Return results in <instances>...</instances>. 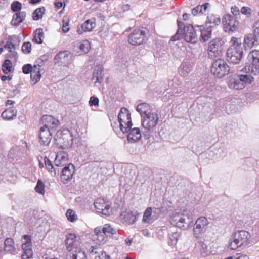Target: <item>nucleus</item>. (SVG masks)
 <instances>
[{"mask_svg":"<svg viewBox=\"0 0 259 259\" xmlns=\"http://www.w3.org/2000/svg\"><path fill=\"white\" fill-rule=\"evenodd\" d=\"M66 216L68 220L71 222H73L77 219V216L75 212L70 209L67 210L66 213Z\"/></svg>","mask_w":259,"mask_h":259,"instance_id":"49","label":"nucleus"},{"mask_svg":"<svg viewBox=\"0 0 259 259\" xmlns=\"http://www.w3.org/2000/svg\"><path fill=\"white\" fill-rule=\"evenodd\" d=\"M80 239L79 236L74 233L68 234L66 238V247L69 252H76L81 249Z\"/></svg>","mask_w":259,"mask_h":259,"instance_id":"9","label":"nucleus"},{"mask_svg":"<svg viewBox=\"0 0 259 259\" xmlns=\"http://www.w3.org/2000/svg\"><path fill=\"white\" fill-rule=\"evenodd\" d=\"M4 48L7 49L9 52L10 54L8 55L9 57H15L16 56V52H15V45L11 41H7L4 46Z\"/></svg>","mask_w":259,"mask_h":259,"instance_id":"42","label":"nucleus"},{"mask_svg":"<svg viewBox=\"0 0 259 259\" xmlns=\"http://www.w3.org/2000/svg\"><path fill=\"white\" fill-rule=\"evenodd\" d=\"M195 249L203 256H206L208 252L207 245L202 241H198L196 243Z\"/></svg>","mask_w":259,"mask_h":259,"instance_id":"32","label":"nucleus"},{"mask_svg":"<svg viewBox=\"0 0 259 259\" xmlns=\"http://www.w3.org/2000/svg\"><path fill=\"white\" fill-rule=\"evenodd\" d=\"M221 22L220 16L217 15L210 14L208 16L206 21V25L208 26V24H210L212 27L218 25Z\"/></svg>","mask_w":259,"mask_h":259,"instance_id":"34","label":"nucleus"},{"mask_svg":"<svg viewBox=\"0 0 259 259\" xmlns=\"http://www.w3.org/2000/svg\"><path fill=\"white\" fill-rule=\"evenodd\" d=\"M54 139L57 144H62L64 146H68L72 144V135L70 133L69 131H57L56 133Z\"/></svg>","mask_w":259,"mask_h":259,"instance_id":"13","label":"nucleus"},{"mask_svg":"<svg viewBox=\"0 0 259 259\" xmlns=\"http://www.w3.org/2000/svg\"><path fill=\"white\" fill-rule=\"evenodd\" d=\"M40 67H41V65L40 64L34 65L32 67V72L35 71V72H37V73H38L39 72H40Z\"/></svg>","mask_w":259,"mask_h":259,"instance_id":"63","label":"nucleus"},{"mask_svg":"<svg viewBox=\"0 0 259 259\" xmlns=\"http://www.w3.org/2000/svg\"><path fill=\"white\" fill-rule=\"evenodd\" d=\"M250 237L249 233L246 231H239L235 232L232 236L229 248L231 250L237 248L247 243Z\"/></svg>","mask_w":259,"mask_h":259,"instance_id":"4","label":"nucleus"},{"mask_svg":"<svg viewBox=\"0 0 259 259\" xmlns=\"http://www.w3.org/2000/svg\"><path fill=\"white\" fill-rule=\"evenodd\" d=\"M193 218L191 213H176L171 218L170 223L182 230H186L193 225Z\"/></svg>","mask_w":259,"mask_h":259,"instance_id":"3","label":"nucleus"},{"mask_svg":"<svg viewBox=\"0 0 259 259\" xmlns=\"http://www.w3.org/2000/svg\"><path fill=\"white\" fill-rule=\"evenodd\" d=\"M22 51L25 54L29 53L31 51V44L30 42H24L22 46Z\"/></svg>","mask_w":259,"mask_h":259,"instance_id":"52","label":"nucleus"},{"mask_svg":"<svg viewBox=\"0 0 259 259\" xmlns=\"http://www.w3.org/2000/svg\"><path fill=\"white\" fill-rule=\"evenodd\" d=\"M78 47L81 53H87L90 49V44L88 40H84L79 44Z\"/></svg>","mask_w":259,"mask_h":259,"instance_id":"46","label":"nucleus"},{"mask_svg":"<svg viewBox=\"0 0 259 259\" xmlns=\"http://www.w3.org/2000/svg\"><path fill=\"white\" fill-rule=\"evenodd\" d=\"M94 233L93 240L96 244H102L106 242L107 236L101 230V227H96L94 229Z\"/></svg>","mask_w":259,"mask_h":259,"instance_id":"23","label":"nucleus"},{"mask_svg":"<svg viewBox=\"0 0 259 259\" xmlns=\"http://www.w3.org/2000/svg\"><path fill=\"white\" fill-rule=\"evenodd\" d=\"M212 27V26H206L201 29V37L203 41H206L210 38Z\"/></svg>","mask_w":259,"mask_h":259,"instance_id":"33","label":"nucleus"},{"mask_svg":"<svg viewBox=\"0 0 259 259\" xmlns=\"http://www.w3.org/2000/svg\"><path fill=\"white\" fill-rule=\"evenodd\" d=\"M26 15V13L24 11L16 13L13 16L11 24L14 26H18L25 20Z\"/></svg>","mask_w":259,"mask_h":259,"instance_id":"28","label":"nucleus"},{"mask_svg":"<svg viewBox=\"0 0 259 259\" xmlns=\"http://www.w3.org/2000/svg\"><path fill=\"white\" fill-rule=\"evenodd\" d=\"M89 103L91 106H98L99 105V99L95 96H92Z\"/></svg>","mask_w":259,"mask_h":259,"instance_id":"57","label":"nucleus"},{"mask_svg":"<svg viewBox=\"0 0 259 259\" xmlns=\"http://www.w3.org/2000/svg\"><path fill=\"white\" fill-rule=\"evenodd\" d=\"M69 161L68 154L65 151H59L56 154L54 160L55 166L60 167L66 165Z\"/></svg>","mask_w":259,"mask_h":259,"instance_id":"22","label":"nucleus"},{"mask_svg":"<svg viewBox=\"0 0 259 259\" xmlns=\"http://www.w3.org/2000/svg\"><path fill=\"white\" fill-rule=\"evenodd\" d=\"M12 68V64L10 60L6 59L2 65V70L3 72L7 74L11 72Z\"/></svg>","mask_w":259,"mask_h":259,"instance_id":"47","label":"nucleus"},{"mask_svg":"<svg viewBox=\"0 0 259 259\" xmlns=\"http://www.w3.org/2000/svg\"><path fill=\"white\" fill-rule=\"evenodd\" d=\"M180 32L179 29H178L176 34L171 37V40L172 41H175L180 38L181 34H180Z\"/></svg>","mask_w":259,"mask_h":259,"instance_id":"62","label":"nucleus"},{"mask_svg":"<svg viewBox=\"0 0 259 259\" xmlns=\"http://www.w3.org/2000/svg\"><path fill=\"white\" fill-rule=\"evenodd\" d=\"M43 37L44 33L42 29L40 28L37 29L34 32L33 41L37 44H41L43 42L42 39Z\"/></svg>","mask_w":259,"mask_h":259,"instance_id":"41","label":"nucleus"},{"mask_svg":"<svg viewBox=\"0 0 259 259\" xmlns=\"http://www.w3.org/2000/svg\"><path fill=\"white\" fill-rule=\"evenodd\" d=\"M119 126L123 133H127L132 127L133 124L131 113L125 108H121L118 115Z\"/></svg>","mask_w":259,"mask_h":259,"instance_id":"7","label":"nucleus"},{"mask_svg":"<svg viewBox=\"0 0 259 259\" xmlns=\"http://www.w3.org/2000/svg\"><path fill=\"white\" fill-rule=\"evenodd\" d=\"M75 172L74 165L71 163H69L66 165L62 170L60 179L62 182L64 184L70 181Z\"/></svg>","mask_w":259,"mask_h":259,"instance_id":"16","label":"nucleus"},{"mask_svg":"<svg viewBox=\"0 0 259 259\" xmlns=\"http://www.w3.org/2000/svg\"><path fill=\"white\" fill-rule=\"evenodd\" d=\"M101 230L106 236H111L116 233V230L108 224H106L103 227H101Z\"/></svg>","mask_w":259,"mask_h":259,"instance_id":"39","label":"nucleus"},{"mask_svg":"<svg viewBox=\"0 0 259 259\" xmlns=\"http://www.w3.org/2000/svg\"><path fill=\"white\" fill-rule=\"evenodd\" d=\"M71 57L69 52L65 51L60 52L57 54L55 57V60H57L58 62L66 64L69 63Z\"/></svg>","mask_w":259,"mask_h":259,"instance_id":"27","label":"nucleus"},{"mask_svg":"<svg viewBox=\"0 0 259 259\" xmlns=\"http://www.w3.org/2000/svg\"><path fill=\"white\" fill-rule=\"evenodd\" d=\"M159 118L158 115L155 112L149 113L142 118V125L144 130L143 134L145 138H149L155 131Z\"/></svg>","mask_w":259,"mask_h":259,"instance_id":"2","label":"nucleus"},{"mask_svg":"<svg viewBox=\"0 0 259 259\" xmlns=\"http://www.w3.org/2000/svg\"><path fill=\"white\" fill-rule=\"evenodd\" d=\"M152 217V208L148 207L144 213L142 221L144 223H152L155 221Z\"/></svg>","mask_w":259,"mask_h":259,"instance_id":"36","label":"nucleus"},{"mask_svg":"<svg viewBox=\"0 0 259 259\" xmlns=\"http://www.w3.org/2000/svg\"><path fill=\"white\" fill-rule=\"evenodd\" d=\"M69 30V23H68V22H65L64 20H63L62 31L64 33H66Z\"/></svg>","mask_w":259,"mask_h":259,"instance_id":"60","label":"nucleus"},{"mask_svg":"<svg viewBox=\"0 0 259 259\" xmlns=\"http://www.w3.org/2000/svg\"><path fill=\"white\" fill-rule=\"evenodd\" d=\"M44 164L48 172L51 177H55L59 173V169L55 167L52 164V161L46 156L44 157Z\"/></svg>","mask_w":259,"mask_h":259,"instance_id":"26","label":"nucleus"},{"mask_svg":"<svg viewBox=\"0 0 259 259\" xmlns=\"http://www.w3.org/2000/svg\"><path fill=\"white\" fill-rule=\"evenodd\" d=\"M230 67L223 59L215 60L211 65V72L218 78H222L228 74Z\"/></svg>","mask_w":259,"mask_h":259,"instance_id":"6","label":"nucleus"},{"mask_svg":"<svg viewBox=\"0 0 259 259\" xmlns=\"http://www.w3.org/2000/svg\"><path fill=\"white\" fill-rule=\"evenodd\" d=\"M254 27L255 28L253 31V34L257 39H259V21L256 22L254 24Z\"/></svg>","mask_w":259,"mask_h":259,"instance_id":"58","label":"nucleus"},{"mask_svg":"<svg viewBox=\"0 0 259 259\" xmlns=\"http://www.w3.org/2000/svg\"><path fill=\"white\" fill-rule=\"evenodd\" d=\"M102 69L101 66H99L95 67L92 77V80H94L95 82H100L102 81Z\"/></svg>","mask_w":259,"mask_h":259,"instance_id":"37","label":"nucleus"},{"mask_svg":"<svg viewBox=\"0 0 259 259\" xmlns=\"http://www.w3.org/2000/svg\"><path fill=\"white\" fill-rule=\"evenodd\" d=\"M17 111L15 109L9 108L5 110L2 113V117L6 120H11L16 116Z\"/></svg>","mask_w":259,"mask_h":259,"instance_id":"35","label":"nucleus"},{"mask_svg":"<svg viewBox=\"0 0 259 259\" xmlns=\"http://www.w3.org/2000/svg\"><path fill=\"white\" fill-rule=\"evenodd\" d=\"M22 71L24 74H27L32 72V66L30 64L24 65L22 67Z\"/></svg>","mask_w":259,"mask_h":259,"instance_id":"55","label":"nucleus"},{"mask_svg":"<svg viewBox=\"0 0 259 259\" xmlns=\"http://www.w3.org/2000/svg\"><path fill=\"white\" fill-rule=\"evenodd\" d=\"M48 55H44L41 56V57L38 59L37 61L39 63H40L41 62H44V61H47L48 60Z\"/></svg>","mask_w":259,"mask_h":259,"instance_id":"64","label":"nucleus"},{"mask_svg":"<svg viewBox=\"0 0 259 259\" xmlns=\"http://www.w3.org/2000/svg\"><path fill=\"white\" fill-rule=\"evenodd\" d=\"M45 8L41 7L36 9L33 13V19L34 20H38L41 19L45 12Z\"/></svg>","mask_w":259,"mask_h":259,"instance_id":"45","label":"nucleus"},{"mask_svg":"<svg viewBox=\"0 0 259 259\" xmlns=\"http://www.w3.org/2000/svg\"><path fill=\"white\" fill-rule=\"evenodd\" d=\"M41 122L43 124L42 127L50 129V130L55 128L59 124L58 119L52 116L47 115H44L42 117Z\"/></svg>","mask_w":259,"mask_h":259,"instance_id":"20","label":"nucleus"},{"mask_svg":"<svg viewBox=\"0 0 259 259\" xmlns=\"http://www.w3.org/2000/svg\"><path fill=\"white\" fill-rule=\"evenodd\" d=\"M139 213L137 211H125L120 215V219L127 224H133L137 220Z\"/></svg>","mask_w":259,"mask_h":259,"instance_id":"18","label":"nucleus"},{"mask_svg":"<svg viewBox=\"0 0 259 259\" xmlns=\"http://www.w3.org/2000/svg\"><path fill=\"white\" fill-rule=\"evenodd\" d=\"M248 74L241 75L239 77L241 80L242 83H243L244 87L246 84H251L254 80V78L252 77L251 73H247Z\"/></svg>","mask_w":259,"mask_h":259,"instance_id":"40","label":"nucleus"},{"mask_svg":"<svg viewBox=\"0 0 259 259\" xmlns=\"http://www.w3.org/2000/svg\"><path fill=\"white\" fill-rule=\"evenodd\" d=\"M225 31L229 33L235 31L238 27V20L230 14H225L223 19Z\"/></svg>","mask_w":259,"mask_h":259,"instance_id":"10","label":"nucleus"},{"mask_svg":"<svg viewBox=\"0 0 259 259\" xmlns=\"http://www.w3.org/2000/svg\"><path fill=\"white\" fill-rule=\"evenodd\" d=\"M224 41L220 38H216L208 44L207 54L209 58L214 59L221 56L223 50Z\"/></svg>","mask_w":259,"mask_h":259,"instance_id":"8","label":"nucleus"},{"mask_svg":"<svg viewBox=\"0 0 259 259\" xmlns=\"http://www.w3.org/2000/svg\"><path fill=\"white\" fill-rule=\"evenodd\" d=\"M228 86L230 89L235 90H241L244 88L239 76L236 78H231L229 80Z\"/></svg>","mask_w":259,"mask_h":259,"instance_id":"29","label":"nucleus"},{"mask_svg":"<svg viewBox=\"0 0 259 259\" xmlns=\"http://www.w3.org/2000/svg\"><path fill=\"white\" fill-rule=\"evenodd\" d=\"M161 209L158 208H152V218L155 219V220H156L158 219L160 213H161Z\"/></svg>","mask_w":259,"mask_h":259,"instance_id":"54","label":"nucleus"},{"mask_svg":"<svg viewBox=\"0 0 259 259\" xmlns=\"http://www.w3.org/2000/svg\"><path fill=\"white\" fill-rule=\"evenodd\" d=\"M258 40L259 39H257L253 34H248L245 35L243 42L245 50H249L256 45Z\"/></svg>","mask_w":259,"mask_h":259,"instance_id":"24","label":"nucleus"},{"mask_svg":"<svg viewBox=\"0 0 259 259\" xmlns=\"http://www.w3.org/2000/svg\"><path fill=\"white\" fill-rule=\"evenodd\" d=\"M136 110L140 114L142 118L149 113H152L150 111V105L146 103L139 104L136 107Z\"/></svg>","mask_w":259,"mask_h":259,"instance_id":"31","label":"nucleus"},{"mask_svg":"<svg viewBox=\"0 0 259 259\" xmlns=\"http://www.w3.org/2000/svg\"><path fill=\"white\" fill-rule=\"evenodd\" d=\"M41 78V74L40 72L38 73L34 72H32L31 73V79L32 81L34 82V83H37Z\"/></svg>","mask_w":259,"mask_h":259,"instance_id":"53","label":"nucleus"},{"mask_svg":"<svg viewBox=\"0 0 259 259\" xmlns=\"http://www.w3.org/2000/svg\"><path fill=\"white\" fill-rule=\"evenodd\" d=\"M241 12L242 14L249 17L251 14L252 10L249 7L243 6L241 9Z\"/></svg>","mask_w":259,"mask_h":259,"instance_id":"56","label":"nucleus"},{"mask_svg":"<svg viewBox=\"0 0 259 259\" xmlns=\"http://www.w3.org/2000/svg\"><path fill=\"white\" fill-rule=\"evenodd\" d=\"M208 221L206 218L201 217L198 218L195 223L193 229L194 235L196 238H199L206 231Z\"/></svg>","mask_w":259,"mask_h":259,"instance_id":"12","label":"nucleus"},{"mask_svg":"<svg viewBox=\"0 0 259 259\" xmlns=\"http://www.w3.org/2000/svg\"><path fill=\"white\" fill-rule=\"evenodd\" d=\"M248 59L251 64L244 67V71L254 75H257L259 73V50H254L250 52Z\"/></svg>","mask_w":259,"mask_h":259,"instance_id":"5","label":"nucleus"},{"mask_svg":"<svg viewBox=\"0 0 259 259\" xmlns=\"http://www.w3.org/2000/svg\"><path fill=\"white\" fill-rule=\"evenodd\" d=\"M23 238L26 242L22 245V248L24 251L21 256L22 259H30L33 256L32 250L31 248V237L30 235H24Z\"/></svg>","mask_w":259,"mask_h":259,"instance_id":"15","label":"nucleus"},{"mask_svg":"<svg viewBox=\"0 0 259 259\" xmlns=\"http://www.w3.org/2000/svg\"><path fill=\"white\" fill-rule=\"evenodd\" d=\"M191 71V64L188 61L182 62L179 69V73L180 75L186 77L188 76Z\"/></svg>","mask_w":259,"mask_h":259,"instance_id":"30","label":"nucleus"},{"mask_svg":"<svg viewBox=\"0 0 259 259\" xmlns=\"http://www.w3.org/2000/svg\"><path fill=\"white\" fill-rule=\"evenodd\" d=\"M145 38V33L141 29H136L128 36V42L132 45L142 44Z\"/></svg>","mask_w":259,"mask_h":259,"instance_id":"14","label":"nucleus"},{"mask_svg":"<svg viewBox=\"0 0 259 259\" xmlns=\"http://www.w3.org/2000/svg\"><path fill=\"white\" fill-rule=\"evenodd\" d=\"M232 13L234 15H237L239 14V9L237 6L232 7L231 9Z\"/></svg>","mask_w":259,"mask_h":259,"instance_id":"61","label":"nucleus"},{"mask_svg":"<svg viewBox=\"0 0 259 259\" xmlns=\"http://www.w3.org/2000/svg\"><path fill=\"white\" fill-rule=\"evenodd\" d=\"M39 137L40 144L44 146H48L52 139L51 132L50 129L41 127L39 130Z\"/></svg>","mask_w":259,"mask_h":259,"instance_id":"21","label":"nucleus"},{"mask_svg":"<svg viewBox=\"0 0 259 259\" xmlns=\"http://www.w3.org/2000/svg\"><path fill=\"white\" fill-rule=\"evenodd\" d=\"M72 256L68 257L67 259H86L87 256L84 252L81 249L76 251V252L70 253Z\"/></svg>","mask_w":259,"mask_h":259,"instance_id":"43","label":"nucleus"},{"mask_svg":"<svg viewBox=\"0 0 259 259\" xmlns=\"http://www.w3.org/2000/svg\"><path fill=\"white\" fill-rule=\"evenodd\" d=\"M208 5L209 3H206L204 5L197 6L192 10V14L194 16H195L200 13L203 14L206 12Z\"/></svg>","mask_w":259,"mask_h":259,"instance_id":"38","label":"nucleus"},{"mask_svg":"<svg viewBox=\"0 0 259 259\" xmlns=\"http://www.w3.org/2000/svg\"><path fill=\"white\" fill-rule=\"evenodd\" d=\"M21 3L18 1L13 2L11 5V8L12 11L16 13L21 12L20 10L21 9Z\"/></svg>","mask_w":259,"mask_h":259,"instance_id":"51","label":"nucleus"},{"mask_svg":"<svg viewBox=\"0 0 259 259\" xmlns=\"http://www.w3.org/2000/svg\"><path fill=\"white\" fill-rule=\"evenodd\" d=\"M180 238V235L177 232L172 233L169 237L168 244L170 246H175L177 243L178 240Z\"/></svg>","mask_w":259,"mask_h":259,"instance_id":"48","label":"nucleus"},{"mask_svg":"<svg viewBox=\"0 0 259 259\" xmlns=\"http://www.w3.org/2000/svg\"><path fill=\"white\" fill-rule=\"evenodd\" d=\"M230 46L227 50V60L233 64L240 62L243 57L241 40L239 38L232 37L230 41Z\"/></svg>","mask_w":259,"mask_h":259,"instance_id":"1","label":"nucleus"},{"mask_svg":"<svg viewBox=\"0 0 259 259\" xmlns=\"http://www.w3.org/2000/svg\"><path fill=\"white\" fill-rule=\"evenodd\" d=\"M95 259H110V256L106 252L102 251L96 256Z\"/></svg>","mask_w":259,"mask_h":259,"instance_id":"59","label":"nucleus"},{"mask_svg":"<svg viewBox=\"0 0 259 259\" xmlns=\"http://www.w3.org/2000/svg\"><path fill=\"white\" fill-rule=\"evenodd\" d=\"M127 135V140L132 143H136L139 141L141 138V133L139 128L134 127L130 128Z\"/></svg>","mask_w":259,"mask_h":259,"instance_id":"25","label":"nucleus"},{"mask_svg":"<svg viewBox=\"0 0 259 259\" xmlns=\"http://www.w3.org/2000/svg\"><path fill=\"white\" fill-rule=\"evenodd\" d=\"M35 190L36 192L42 195L44 194L45 192V185L41 180L39 179L38 180Z\"/></svg>","mask_w":259,"mask_h":259,"instance_id":"50","label":"nucleus"},{"mask_svg":"<svg viewBox=\"0 0 259 259\" xmlns=\"http://www.w3.org/2000/svg\"><path fill=\"white\" fill-rule=\"evenodd\" d=\"M183 31V36L186 41L193 44L196 42L197 37L192 25H188L185 26Z\"/></svg>","mask_w":259,"mask_h":259,"instance_id":"17","label":"nucleus"},{"mask_svg":"<svg viewBox=\"0 0 259 259\" xmlns=\"http://www.w3.org/2000/svg\"><path fill=\"white\" fill-rule=\"evenodd\" d=\"M96 25L95 18L88 19L81 25L77 27V32L79 34H81L83 32H90L95 28Z\"/></svg>","mask_w":259,"mask_h":259,"instance_id":"19","label":"nucleus"},{"mask_svg":"<svg viewBox=\"0 0 259 259\" xmlns=\"http://www.w3.org/2000/svg\"><path fill=\"white\" fill-rule=\"evenodd\" d=\"M5 250L7 252H11L14 251L15 247L14 246V241L11 238H7L4 242Z\"/></svg>","mask_w":259,"mask_h":259,"instance_id":"44","label":"nucleus"},{"mask_svg":"<svg viewBox=\"0 0 259 259\" xmlns=\"http://www.w3.org/2000/svg\"><path fill=\"white\" fill-rule=\"evenodd\" d=\"M94 206L99 213L109 216L111 212V203L104 199L98 198L94 202Z\"/></svg>","mask_w":259,"mask_h":259,"instance_id":"11","label":"nucleus"}]
</instances>
